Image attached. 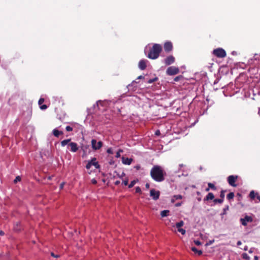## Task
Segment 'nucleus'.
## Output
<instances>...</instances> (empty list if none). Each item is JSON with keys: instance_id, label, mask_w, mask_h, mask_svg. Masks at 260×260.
Masks as SVG:
<instances>
[{"instance_id": "13", "label": "nucleus", "mask_w": 260, "mask_h": 260, "mask_svg": "<svg viewBox=\"0 0 260 260\" xmlns=\"http://www.w3.org/2000/svg\"><path fill=\"white\" fill-rule=\"evenodd\" d=\"M249 197L252 200H254L256 198L258 202H260V195L257 192H255L254 190H251L250 192Z\"/></svg>"}, {"instance_id": "40", "label": "nucleus", "mask_w": 260, "mask_h": 260, "mask_svg": "<svg viewBox=\"0 0 260 260\" xmlns=\"http://www.w3.org/2000/svg\"><path fill=\"white\" fill-rule=\"evenodd\" d=\"M194 243L197 245H201V242L200 241H199V240L194 241Z\"/></svg>"}, {"instance_id": "27", "label": "nucleus", "mask_w": 260, "mask_h": 260, "mask_svg": "<svg viewBox=\"0 0 260 260\" xmlns=\"http://www.w3.org/2000/svg\"><path fill=\"white\" fill-rule=\"evenodd\" d=\"M213 202L214 204H222L223 202V200L221 199H215L213 200Z\"/></svg>"}, {"instance_id": "50", "label": "nucleus", "mask_w": 260, "mask_h": 260, "mask_svg": "<svg viewBox=\"0 0 260 260\" xmlns=\"http://www.w3.org/2000/svg\"><path fill=\"white\" fill-rule=\"evenodd\" d=\"M4 232H3V231H1V232H0V235H4Z\"/></svg>"}, {"instance_id": "20", "label": "nucleus", "mask_w": 260, "mask_h": 260, "mask_svg": "<svg viewBox=\"0 0 260 260\" xmlns=\"http://www.w3.org/2000/svg\"><path fill=\"white\" fill-rule=\"evenodd\" d=\"M183 225H184V222H183L182 220H181V221H179V222H177V223H176V224H175V226H176V227L177 228V229L178 230L179 229L181 228V227H182V226H183ZM172 226H175V225H174V224H172Z\"/></svg>"}, {"instance_id": "4", "label": "nucleus", "mask_w": 260, "mask_h": 260, "mask_svg": "<svg viewBox=\"0 0 260 260\" xmlns=\"http://www.w3.org/2000/svg\"><path fill=\"white\" fill-rule=\"evenodd\" d=\"M92 166H94L95 169H99L100 166L95 157H93L90 161H88L86 166L87 169H90Z\"/></svg>"}, {"instance_id": "46", "label": "nucleus", "mask_w": 260, "mask_h": 260, "mask_svg": "<svg viewBox=\"0 0 260 260\" xmlns=\"http://www.w3.org/2000/svg\"><path fill=\"white\" fill-rule=\"evenodd\" d=\"M51 255L54 257H58V255H55L53 253H51Z\"/></svg>"}, {"instance_id": "49", "label": "nucleus", "mask_w": 260, "mask_h": 260, "mask_svg": "<svg viewBox=\"0 0 260 260\" xmlns=\"http://www.w3.org/2000/svg\"><path fill=\"white\" fill-rule=\"evenodd\" d=\"M258 257L257 256H255L254 257V260H258Z\"/></svg>"}, {"instance_id": "28", "label": "nucleus", "mask_w": 260, "mask_h": 260, "mask_svg": "<svg viewBox=\"0 0 260 260\" xmlns=\"http://www.w3.org/2000/svg\"><path fill=\"white\" fill-rule=\"evenodd\" d=\"M123 152V150L122 149H119L118 151L116 152L115 157L116 158H119L120 157L121 154L120 153Z\"/></svg>"}, {"instance_id": "34", "label": "nucleus", "mask_w": 260, "mask_h": 260, "mask_svg": "<svg viewBox=\"0 0 260 260\" xmlns=\"http://www.w3.org/2000/svg\"><path fill=\"white\" fill-rule=\"evenodd\" d=\"M242 257L246 259H248L249 258V256L248 254L246 253H244L242 254Z\"/></svg>"}, {"instance_id": "2", "label": "nucleus", "mask_w": 260, "mask_h": 260, "mask_svg": "<svg viewBox=\"0 0 260 260\" xmlns=\"http://www.w3.org/2000/svg\"><path fill=\"white\" fill-rule=\"evenodd\" d=\"M161 50V46L158 44H155L154 45H153L152 47L150 49L147 56L148 58L150 59H156L158 57Z\"/></svg>"}, {"instance_id": "22", "label": "nucleus", "mask_w": 260, "mask_h": 260, "mask_svg": "<svg viewBox=\"0 0 260 260\" xmlns=\"http://www.w3.org/2000/svg\"><path fill=\"white\" fill-rule=\"evenodd\" d=\"M191 250L194 253H197L199 255L202 254V251L201 250H198V249L195 247H191Z\"/></svg>"}, {"instance_id": "11", "label": "nucleus", "mask_w": 260, "mask_h": 260, "mask_svg": "<svg viewBox=\"0 0 260 260\" xmlns=\"http://www.w3.org/2000/svg\"><path fill=\"white\" fill-rule=\"evenodd\" d=\"M70 147V151L73 152H77L79 149L78 144L75 142H71L69 144V147Z\"/></svg>"}, {"instance_id": "15", "label": "nucleus", "mask_w": 260, "mask_h": 260, "mask_svg": "<svg viewBox=\"0 0 260 260\" xmlns=\"http://www.w3.org/2000/svg\"><path fill=\"white\" fill-rule=\"evenodd\" d=\"M122 162L124 165H130L133 161V159L131 158L125 157L122 156L121 157Z\"/></svg>"}, {"instance_id": "19", "label": "nucleus", "mask_w": 260, "mask_h": 260, "mask_svg": "<svg viewBox=\"0 0 260 260\" xmlns=\"http://www.w3.org/2000/svg\"><path fill=\"white\" fill-rule=\"evenodd\" d=\"M71 142V139H66L62 141H61L60 144L62 147H64L66 145H68V147L69 148V144Z\"/></svg>"}, {"instance_id": "3", "label": "nucleus", "mask_w": 260, "mask_h": 260, "mask_svg": "<svg viewBox=\"0 0 260 260\" xmlns=\"http://www.w3.org/2000/svg\"><path fill=\"white\" fill-rule=\"evenodd\" d=\"M212 53L214 56L218 58H223L226 55L225 51L221 48L214 49Z\"/></svg>"}, {"instance_id": "21", "label": "nucleus", "mask_w": 260, "mask_h": 260, "mask_svg": "<svg viewBox=\"0 0 260 260\" xmlns=\"http://www.w3.org/2000/svg\"><path fill=\"white\" fill-rule=\"evenodd\" d=\"M170 211L168 210H165L161 212L160 215L162 217H166L169 215Z\"/></svg>"}, {"instance_id": "7", "label": "nucleus", "mask_w": 260, "mask_h": 260, "mask_svg": "<svg viewBox=\"0 0 260 260\" xmlns=\"http://www.w3.org/2000/svg\"><path fill=\"white\" fill-rule=\"evenodd\" d=\"M91 143L92 148L94 150H99L103 146V143L102 141L97 142L95 139H92Z\"/></svg>"}, {"instance_id": "10", "label": "nucleus", "mask_w": 260, "mask_h": 260, "mask_svg": "<svg viewBox=\"0 0 260 260\" xmlns=\"http://www.w3.org/2000/svg\"><path fill=\"white\" fill-rule=\"evenodd\" d=\"M175 60V57L173 55H169L165 59L164 62L166 65L169 66L173 63Z\"/></svg>"}, {"instance_id": "41", "label": "nucleus", "mask_w": 260, "mask_h": 260, "mask_svg": "<svg viewBox=\"0 0 260 260\" xmlns=\"http://www.w3.org/2000/svg\"><path fill=\"white\" fill-rule=\"evenodd\" d=\"M91 182H92V184H95L97 183V181L95 179H92L91 180Z\"/></svg>"}, {"instance_id": "12", "label": "nucleus", "mask_w": 260, "mask_h": 260, "mask_svg": "<svg viewBox=\"0 0 260 260\" xmlns=\"http://www.w3.org/2000/svg\"><path fill=\"white\" fill-rule=\"evenodd\" d=\"M172 49L173 44L171 42L168 41L164 44V50L166 52H170L172 50Z\"/></svg>"}, {"instance_id": "24", "label": "nucleus", "mask_w": 260, "mask_h": 260, "mask_svg": "<svg viewBox=\"0 0 260 260\" xmlns=\"http://www.w3.org/2000/svg\"><path fill=\"white\" fill-rule=\"evenodd\" d=\"M182 196H181L180 194L175 195V196H174L173 199H172V201L173 202H174L175 200H180V199H182Z\"/></svg>"}, {"instance_id": "6", "label": "nucleus", "mask_w": 260, "mask_h": 260, "mask_svg": "<svg viewBox=\"0 0 260 260\" xmlns=\"http://www.w3.org/2000/svg\"><path fill=\"white\" fill-rule=\"evenodd\" d=\"M238 176L237 175H230L227 178L228 183L233 187H236L237 185L236 182L237 180Z\"/></svg>"}, {"instance_id": "57", "label": "nucleus", "mask_w": 260, "mask_h": 260, "mask_svg": "<svg viewBox=\"0 0 260 260\" xmlns=\"http://www.w3.org/2000/svg\"><path fill=\"white\" fill-rule=\"evenodd\" d=\"M197 194H200V192H197Z\"/></svg>"}, {"instance_id": "52", "label": "nucleus", "mask_w": 260, "mask_h": 260, "mask_svg": "<svg viewBox=\"0 0 260 260\" xmlns=\"http://www.w3.org/2000/svg\"><path fill=\"white\" fill-rule=\"evenodd\" d=\"M258 114L259 115H260V107L258 108Z\"/></svg>"}, {"instance_id": "54", "label": "nucleus", "mask_w": 260, "mask_h": 260, "mask_svg": "<svg viewBox=\"0 0 260 260\" xmlns=\"http://www.w3.org/2000/svg\"><path fill=\"white\" fill-rule=\"evenodd\" d=\"M136 168L138 170L140 168V166H137V167H136Z\"/></svg>"}, {"instance_id": "44", "label": "nucleus", "mask_w": 260, "mask_h": 260, "mask_svg": "<svg viewBox=\"0 0 260 260\" xmlns=\"http://www.w3.org/2000/svg\"><path fill=\"white\" fill-rule=\"evenodd\" d=\"M237 245H238V246H239V245H241L242 242H241V241H238L237 242Z\"/></svg>"}, {"instance_id": "29", "label": "nucleus", "mask_w": 260, "mask_h": 260, "mask_svg": "<svg viewBox=\"0 0 260 260\" xmlns=\"http://www.w3.org/2000/svg\"><path fill=\"white\" fill-rule=\"evenodd\" d=\"M136 180H133L131 182V183L129 184L128 185V188H132L133 187L135 184H136Z\"/></svg>"}, {"instance_id": "25", "label": "nucleus", "mask_w": 260, "mask_h": 260, "mask_svg": "<svg viewBox=\"0 0 260 260\" xmlns=\"http://www.w3.org/2000/svg\"><path fill=\"white\" fill-rule=\"evenodd\" d=\"M208 186L210 189H211L212 190H216V187L215 186V185L214 184H213L212 183H210V182L208 183Z\"/></svg>"}, {"instance_id": "16", "label": "nucleus", "mask_w": 260, "mask_h": 260, "mask_svg": "<svg viewBox=\"0 0 260 260\" xmlns=\"http://www.w3.org/2000/svg\"><path fill=\"white\" fill-rule=\"evenodd\" d=\"M44 102V99L40 98L38 102V104L40 106V108L42 110H45L47 108V106L46 105L43 104Z\"/></svg>"}, {"instance_id": "51", "label": "nucleus", "mask_w": 260, "mask_h": 260, "mask_svg": "<svg viewBox=\"0 0 260 260\" xmlns=\"http://www.w3.org/2000/svg\"><path fill=\"white\" fill-rule=\"evenodd\" d=\"M210 189V188L208 187V188H206L205 190H206V191H208L209 190V189Z\"/></svg>"}, {"instance_id": "48", "label": "nucleus", "mask_w": 260, "mask_h": 260, "mask_svg": "<svg viewBox=\"0 0 260 260\" xmlns=\"http://www.w3.org/2000/svg\"><path fill=\"white\" fill-rule=\"evenodd\" d=\"M120 183V181H116L115 183V185H118Z\"/></svg>"}, {"instance_id": "43", "label": "nucleus", "mask_w": 260, "mask_h": 260, "mask_svg": "<svg viewBox=\"0 0 260 260\" xmlns=\"http://www.w3.org/2000/svg\"><path fill=\"white\" fill-rule=\"evenodd\" d=\"M64 182H62L60 184V188L61 189L63 188V186H64Z\"/></svg>"}, {"instance_id": "53", "label": "nucleus", "mask_w": 260, "mask_h": 260, "mask_svg": "<svg viewBox=\"0 0 260 260\" xmlns=\"http://www.w3.org/2000/svg\"><path fill=\"white\" fill-rule=\"evenodd\" d=\"M170 222H171V221H170V220H169V221H168V222L166 223V224H167V225H169V223H170Z\"/></svg>"}, {"instance_id": "38", "label": "nucleus", "mask_w": 260, "mask_h": 260, "mask_svg": "<svg viewBox=\"0 0 260 260\" xmlns=\"http://www.w3.org/2000/svg\"><path fill=\"white\" fill-rule=\"evenodd\" d=\"M107 152L109 154H113V150L111 148H108L107 150Z\"/></svg>"}, {"instance_id": "18", "label": "nucleus", "mask_w": 260, "mask_h": 260, "mask_svg": "<svg viewBox=\"0 0 260 260\" xmlns=\"http://www.w3.org/2000/svg\"><path fill=\"white\" fill-rule=\"evenodd\" d=\"M214 195L212 192H209L208 194L206 196V197L204 199V201H208L209 200H214Z\"/></svg>"}, {"instance_id": "30", "label": "nucleus", "mask_w": 260, "mask_h": 260, "mask_svg": "<svg viewBox=\"0 0 260 260\" xmlns=\"http://www.w3.org/2000/svg\"><path fill=\"white\" fill-rule=\"evenodd\" d=\"M158 80V78L157 77H155L154 78H153V79H149L148 81V83H152L153 82L157 81Z\"/></svg>"}, {"instance_id": "9", "label": "nucleus", "mask_w": 260, "mask_h": 260, "mask_svg": "<svg viewBox=\"0 0 260 260\" xmlns=\"http://www.w3.org/2000/svg\"><path fill=\"white\" fill-rule=\"evenodd\" d=\"M150 194L154 200H157L159 199L160 192L158 190H156L154 189H152L150 190Z\"/></svg>"}, {"instance_id": "1", "label": "nucleus", "mask_w": 260, "mask_h": 260, "mask_svg": "<svg viewBox=\"0 0 260 260\" xmlns=\"http://www.w3.org/2000/svg\"><path fill=\"white\" fill-rule=\"evenodd\" d=\"M150 175L154 181L160 182L165 180L166 173L161 166L155 165L152 168Z\"/></svg>"}, {"instance_id": "32", "label": "nucleus", "mask_w": 260, "mask_h": 260, "mask_svg": "<svg viewBox=\"0 0 260 260\" xmlns=\"http://www.w3.org/2000/svg\"><path fill=\"white\" fill-rule=\"evenodd\" d=\"M178 231L179 232L181 233V234L183 235H185V233H186V231L184 229H182V228L179 229L178 230Z\"/></svg>"}, {"instance_id": "35", "label": "nucleus", "mask_w": 260, "mask_h": 260, "mask_svg": "<svg viewBox=\"0 0 260 260\" xmlns=\"http://www.w3.org/2000/svg\"><path fill=\"white\" fill-rule=\"evenodd\" d=\"M66 129L68 132H71V131H73V127L70 126H69V125H68V126H66Z\"/></svg>"}, {"instance_id": "42", "label": "nucleus", "mask_w": 260, "mask_h": 260, "mask_svg": "<svg viewBox=\"0 0 260 260\" xmlns=\"http://www.w3.org/2000/svg\"><path fill=\"white\" fill-rule=\"evenodd\" d=\"M160 131L159 130H157L155 133V134L157 136H159L160 135Z\"/></svg>"}, {"instance_id": "47", "label": "nucleus", "mask_w": 260, "mask_h": 260, "mask_svg": "<svg viewBox=\"0 0 260 260\" xmlns=\"http://www.w3.org/2000/svg\"><path fill=\"white\" fill-rule=\"evenodd\" d=\"M145 186H146V188H147V189H148L150 186V185L148 183H146Z\"/></svg>"}, {"instance_id": "5", "label": "nucleus", "mask_w": 260, "mask_h": 260, "mask_svg": "<svg viewBox=\"0 0 260 260\" xmlns=\"http://www.w3.org/2000/svg\"><path fill=\"white\" fill-rule=\"evenodd\" d=\"M179 73V69L178 67L171 66L169 67L166 73L168 75L173 76L176 75Z\"/></svg>"}, {"instance_id": "33", "label": "nucleus", "mask_w": 260, "mask_h": 260, "mask_svg": "<svg viewBox=\"0 0 260 260\" xmlns=\"http://www.w3.org/2000/svg\"><path fill=\"white\" fill-rule=\"evenodd\" d=\"M128 178L125 179L124 180H123L122 181V183L123 184H124V185H125V186L128 185Z\"/></svg>"}, {"instance_id": "17", "label": "nucleus", "mask_w": 260, "mask_h": 260, "mask_svg": "<svg viewBox=\"0 0 260 260\" xmlns=\"http://www.w3.org/2000/svg\"><path fill=\"white\" fill-rule=\"evenodd\" d=\"M53 135L56 137H59L60 135H63V133L62 131H59L57 128H55L52 131Z\"/></svg>"}, {"instance_id": "56", "label": "nucleus", "mask_w": 260, "mask_h": 260, "mask_svg": "<svg viewBox=\"0 0 260 260\" xmlns=\"http://www.w3.org/2000/svg\"><path fill=\"white\" fill-rule=\"evenodd\" d=\"M249 252L250 253H251V252H252V250L250 249V250L249 251Z\"/></svg>"}, {"instance_id": "31", "label": "nucleus", "mask_w": 260, "mask_h": 260, "mask_svg": "<svg viewBox=\"0 0 260 260\" xmlns=\"http://www.w3.org/2000/svg\"><path fill=\"white\" fill-rule=\"evenodd\" d=\"M183 78V76H181V75H179L178 76H177L174 79V81L175 82H177L178 81L180 80V79H182Z\"/></svg>"}, {"instance_id": "26", "label": "nucleus", "mask_w": 260, "mask_h": 260, "mask_svg": "<svg viewBox=\"0 0 260 260\" xmlns=\"http://www.w3.org/2000/svg\"><path fill=\"white\" fill-rule=\"evenodd\" d=\"M226 191V190H221L220 193V197L221 199H222L224 201V198L225 197V192Z\"/></svg>"}, {"instance_id": "37", "label": "nucleus", "mask_w": 260, "mask_h": 260, "mask_svg": "<svg viewBox=\"0 0 260 260\" xmlns=\"http://www.w3.org/2000/svg\"><path fill=\"white\" fill-rule=\"evenodd\" d=\"M136 193H141V189L140 187L138 186L136 187Z\"/></svg>"}, {"instance_id": "45", "label": "nucleus", "mask_w": 260, "mask_h": 260, "mask_svg": "<svg viewBox=\"0 0 260 260\" xmlns=\"http://www.w3.org/2000/svg\"><path fill=\"white\" fill-rule=\"evenodd\" d=\"M181 203H177V204L175 205V206H176V207H179V206H181Z\"/></svg>"}, {"instance_id": "23", "label": "nucleus", "mask_w": 260, "mask_h": 260, "mask_svg": "<svg viewBox=\"0 0 260 260\" xmlns=\"http://www.w3.org/2000/svg\"><path fill=\"white\" fill-rule=\"evenodd\" d=\"M234 193L233 192H231L230 193H229L227 196H226V198L227 199L229 200V201H231V200H233L234 198Z\"/></svg>"}, {"instance_id": "14", "label": "nucleus", "mask_w": 260, "mask_h": 260, "mask_svg": "<svg viewBox=\"0 0 260 260\" xmlns=\"http://www.w3.org/2000/svg\"><path fill=\"white\" fill-rule=\"evenodd\" d=\"M147 60L141 59L139 62V68L141 70H144L147 67Z\"/></svg>"}, {"instance_id": "39", "label": "nucleus", "mask_w": 260, "mask_h": 260, "mask_svg": "<svg viewBox=\"0 0 260 260\" xmlns=\"http://www.w3.org/2000/svg\"><path fill=\"white\" fill-rule=\"evenodd\" d=\"M229 209V206H226L224 209H223V214H225L227 210H228Z\"/></svg>"}, {"instance_id": "55", "label": "nucleus", "mask_w": 260, "mask_h": 260, "mask_svg": "<svg viewBox=\"0 0 260 260\" xmlns=\"http://www.w3.org/2000/svg\"><path fill=\"white\" fill-rule=\"evenodd\" d=\"M180 167H182L183 165L182 164L179 165Z\"/></svg>"}, {"instance_id": "8", "label": "nucleus", "mask_w": 260, "mask_h": 260, "mask_svg": "<svg viewBox=\"0 0 260 260\" xmlns=\"http://www.w3.org/2000/svg\"><path fill=\"white\" fill-rule=\"evenodd\" d=\"M252 221V218L251 216L247 215H246L244 218L240 219L241 223L244 226H246L248 222H251Z\"/></svg>"}, {"instance_id": "36", "label": "nucleus", "mask_w": 260, "mask_h": 260, "mask_svg": "<svg viewBox=\"0 0 260 260\" xmlns=\"http://www.w3.org/2000/svg\"><path fill=\"white\" fill-rule=\"evenodd\" d=\"M21 180V177L20 176H17L15 180H14L15 183L17 182L18 181H20Z\"/></svg>"}]
</instances>
